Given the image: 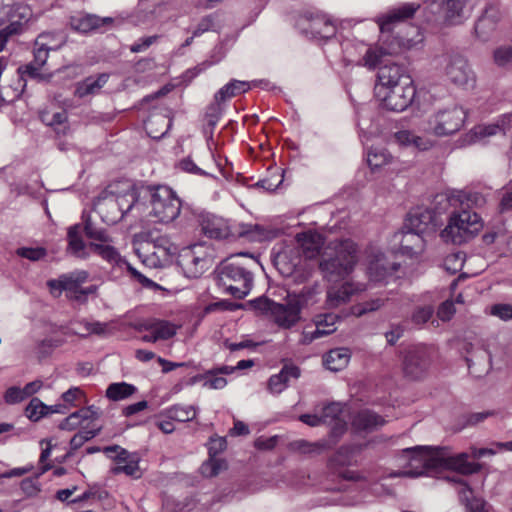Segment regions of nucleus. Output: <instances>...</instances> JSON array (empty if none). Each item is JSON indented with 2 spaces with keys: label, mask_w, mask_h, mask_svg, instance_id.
I'll use <instances>...</instances> for the list:
<instances>
[{
  "label": "nucleus",
  "mask_w": 512,
  "mask_h": 512,
  "mask_svg": "<svg viewBox=\"0 0 512 512\" xmlns=\"http://www.w3.org/2000/svg\"><path fill=\"white\" fill-rule=\"evenodd\" d=\"M7 9L8 11L5 10L3 13L7 14L10 17L11 22H21V29L23 28V24L26 23L32 15L31 10L27 6L21 4H17L14 6L12 4Z\"/></svg>",
  "instance_id": "obj_51"
},
{
  "label": "nucleus",
  "mask_w": 512,
  "mask_h": 512,
  "mask_svg": "<svg viewBox=\"0 0 512 512\" xmlns=\"http://www.w3.org/2000/svg\"><path fill=\"white\" fill-rule=\"evenodd\" d=\"M26 398L24 396L22 388L18 386L9 387L4 394V401L7 404H16L24 401Z\"/></svg>",
  "instance_id": "obj_63"
},
{
  "label": "nucleus",
  "mask_w": 512,
  "mask_h": 512,
  "mask_svg": "<svg viewBox=\"0 0 512 512\" xmlns=\"http://www.w3.org/2000/svg\"><path fill=\"white\" fill-rule=\"evenodd\" d=\"M384 424L382 416L368 409L359 411L352 419V427L359 433H370Z\"/></svg>",
  "instance_id": "obj_31"
},
{
  "label": "nucleus",
  "mask_w": 512,
  "mask_h": 512,
  "mask_svg": "<svg viewBox=\"0 0 512 512\" xmlns=\"http://www.w3.org/2000/svg\"><path fill=\"white\" fill-rule=\"evenodd\" d=\"M109 75L102 73L97 78L87 77L83 81L77 83L75 96L84 98L88 95L96 94L108 81Z\"/></svg>",
  "instance_id": "obj_39"
},
{
  "label": "nucleus",
  "mask_w": 512,
  "mask_h": 512,
  "mask_svg": "<svg viewBox=\"0 0 512 512\" xmlns=\"http://www.w3.org/2000/svg\"><path fill=\"white\" fill-rule=\"evenodd\" d=\"M376 96L384 108L394 112H402L407 109L416 96V88L413 82L404 80L403 84L391 88H375Z\"/></svg>",
  "instance_id": "obj_11"
},
{
  "label": "nucleus",
  "mask_w": 512,
  "mask_h": 512,
  "mask_svg": "<svg viewBox=\"0 0 512 512\" xmlns=\"http://www.w3.org/2000/svg\"><path fill=\"white\" fill-rule=\"evenodd\" d=\"M42 66L37 65L34 62H30L26 65L20 66L18 68V73L21 78L24 79L26 76L35 79L37 81H48L50 76H47L41 72Z\"/></svg>",
  "instance_id": "obj_50"
},
{
  "label": "nucleus",
  "mask_w": 512,
  "mask_h": 512,
  "mask_svg": "<svg viewBox=\"0 0 512 512\" xmlns=\"http://www.w3.org/2000/svg\"><path fill=\"white\" fill-rule=\"evenodd\" d=\"M494 62L499 67H507L512 64V46L505 45L495 49L493 53Z\"/></svg>",
  "instance_id": "obj_55"
},
{
  "label": "nucleus",
  "mask_w": 512,
  "mask_h": 512,
  "mask_svg": "<svg viewBox=\"0 0 512 512\" xmlns=\"http://www.w3.org/2000/svg\"><path fill=\"white\" fill-rule=\"evenodd\" d=\"M297 246L299 248L303 259L311 262L321 249L323 244L322 238L319 234L313 232H303L296 235Z\"/></svg>",
  "instance_id": "obj_28"
},
{
  "label": "nucleus",
  "mask_w": 512,
  "mask_h": 512,
  "mask_svg": "<svg viewBox=\"0 0 512 512\" xmlns=\"http://www.w3.org/2000/svg\"><path fill=\"white\" fill-rule=\"evenodd\" d=\"M350 351L347 348H336L330 350L323 357L324 366L333 372L343 370L349 363Z\"/></svg>",
  "instance_id": "obj_37"
},
{
  "label": "nucleus",
  "mask_w": 512,
  "mask_h": 512,
  "mask_svg": "<svg viewBox=\"0 0 512 512\" xmlns=\"http://www.w3.org/2000/svg\"><path fill=\"white\" fill-rule=\"evenodd\" d=\"M198 229L209 240L227 237L228 232L221 218L210 213H201L198 216Z\"/></svg>",
  "instance_id": "obj_25"
},
{
  "label": "nucleus",
  "mask_w": 512,
  "mask_h": 512,
  "mask_svg": "<svg viewBox=\"0 0 512 512\" xmlns=\"http://www.w3.org/2000/svg\"><path fill=\"white\" fill-rule=\"evenodd\" d=\"M99 418V412L94 406L81 408L69 416H67L61 423L59 424V429L65 431H73L78 427H85L89 425L91 428L92 423Z\"/></svg>",
  "instance_id": "obj_23"
},
{
  "label": "nucleus",
  "mask_w": 512,
  "mask_h": 512,
  "mask_svg": "<svg viewBox=\"0 0 512 512\" xmlns=\"http://www.w3.org/2000/svg\"><path fill=\"white\" fill-rule=\"evenodd\" d=\"M330 431V442L331 444H336L339 440V438L346 432L347 430V423L343 418L337 419L336 421H333Z\"/></svg>",
  "instance_id": "obj_62"
},
{
  "label": "nucleus",
  "mask_w": 512,
  "mask_h": 512,
  "mask_svg": "<svg viewBox=\"0 0 512 512\" xmlns=\"http://www.w3.org/2000/svg\"><path fill=\"white\" fill-rule=\"evenodd\" d=\"M84 232L89 239L99 241L101 243H109L112 241L107 230L102 227H97L91 221L90 217H87L84 221Z\"/></svg>",
  "instance_id": "obj_46"
},
{
  "label": "nucleus",
  "mask_w": 512,
  "mask_h": 512,
  "mask_svg": "<svg viewBox=\"0 0 512 512\" xmlns=\"http://www.w3.org/2000/svg\"><path fill=\"white\" fill-rule=\"evenodd\" d=\"M300 369L293 364H285L278 374L272 375L268 380V390L273 394L284 391L291 379L300 377Z\"/></svg>",
  "instance_id": "obj_30"
},
{
  "label": "nucleus",
  "mask_w": 512,
  "mask_h": 512,
  "mask_svg": "<svg viewBox=\"0 0 512 512\" xmlns=\"http://www.w3.org/2000/svg\"><path fill=\"white\" fill-rule=\"evenodd\" d=\"M81 231L82 229L80 224H75L68 228L67 252L77 258L87 259L89 257V252L87 251V245L81 236Z\"/></svg>",
  "instance_id": "obj_35"
},
{
  "label": "nucleus",
  "mask_w": 512,
  "mask_h": 512,
  "mask_svg": "<svg viewBox=\"0 0 512 512\" xmlns=\"http://www.w3.org/2000/svg\"><path fill=\"white\" fill-rule=\"evenodd\" d=\"M433 308L431 306H423L417 308L411 317V320L416 325L425 324L430 320L433 315Z\"/></svg>",
  "instance_id": "obj_61"
},
{
  "label": "nucleus",
  "mask_w": 512,
  "mask_h": 512,
  "mask_svg": "<svg viewBox=\"0 0 512 512\" xmlns=\"http://www.w3.org/2000/svg\"><path fill=\"white\" fill-rule=\"evenodd\" d=\"M442 225V218L433 214L432 210L416 208L409 212L404 222V229H411L424 236L427 233L435 232Z\"/></svg>",
  "instance_id": "obj_18"
},
{
  "label": "nucleus",
  "mask_w": 512,
  "mask_h": 512,
  "mask_svg": "<svg viewBox=\"0 0 512 512\" xmlns=\"http://www.w3.org/2000/svg\"><path fill=\"white\" fill-rule=\"evenodd\" d=\"M113 23L110 17H98L92 14H77L70 18L71 28L81 33H88L94 30H99L105 25Z\"/></svg>",
  "instance_id": "obj_27"
},
{
  "label": "nucleus",
  "mask_w": 512,
  "mask_h": 512,
  "mask_svg": "<svg viewBox=\"0 0 512 512\" xmlns=\"http://www.w3.org/2000/svg\"><path fill=\"white\" fill-rule=\"evenodd\" d=\"M402 458L408 461L409 469L392 472L389 477L416 478L442 469H453L462 474H473L477 473L480 468L479 464L467 461V453L452 456L446 447L434 449L429 446L410 447L402 451Z\"/></svg>",
  "instance_id": "obj_1"
},
{
  "label": "nucleus",
  "mask_w": 512,
  "mask_h": 512,
  "mask_svg": "<svg viewBox=\"0 0 512 512\" xmlns=\"http://www.w3.org/2000/svg\"><path fill=\"white\" fill-rule=\"evenodd\" d=\"M273 263L282 276L291 277L297 284L306 282L314 269L311 262L303 259L300 249L293 247H287L277 253Z\"/></svg>",
  "instance_id": "obj_8"
},
{
  "label": "nucleus",
  "mask_w": 512,
  "mask_h": 512,
  "mask_svg": "<svg viewBox=\"0 0 512 512\" xmlns=\"http://www.w3.org/2000/svg\"><path fill=\"white\" fill-rule=\"evenodd\" d=\"M436 65L443 67L445 74L455 85L473 86L475 74L463 56L445 54L436 59Z\"/></svg>",
  "instance_id": "obj_12"
},
{
  "label": "nucleus",
  "mask_w": 512,
  "mask_h": 512,
  "mask_svg": "<svg viewBox=\"0 0 512 512\" xmlns=\"http://www.w3.org/2000/svg\"><path fill=\"white\" fill-rule=\"evenodd\" d=\"M255 262L252 256L247 253L233 255L222 262L218 270L219 284L234 298L243 299L246 297L253 285V274L249 271L244 260Z\"/></svg>",
  "instance_id": "obj_3"
},
{
  "label": "nucleus",
  "mask_w": 512,
  "mask_h": 512,
  "mask_svg": "<svg viewBox=\"0 0 512 512\" xmlns=\"http://www.w3.org/2000/svg\"><path fill=\"white\" fill-rule=\"evenodd\" d=\"M366 289L364 284L345 282L340 287H333L328 290V302L330 306H339L348 302L352 295Z\"/></svg>",
  "instance_id": "obj_33"
},
{
  "label": "nucleus",
  "mask_w": 512,
  "mask_h": 512,
  "mask_svg": "<svg viewBox=\"0 0 512 512\" xmlns=\"http://www.w3.org/2000/svg\"><path fill=\"white\" fill-rule=\"evenodd\" d=\"M301 305L299 300L290 299L286 304L277 303L271 317L282 328L294 326L300 319Z\"/></svg>",
  "instance_id": "obj_21"
},
{
  "label": "nucleus",
  "mask_w": 512,
  "mask_h": 512,
  "mask_svg": "<svg viewBox=\"0 0 512 512\" xmlns=\"http://www.w3.org/2000/svg\"><path fill=\"white\" fill-rule=\"evenodd\" d=\"M45 409H47V405H45L40 399L32 398L25 409V413L30 420L38 421L43 417V411H45Z\"/></svg>",
  "instance_id": "obj_57"
},
{
  "label": "nucleus",
  "mask_w": 512,
  "mask_h": 512,
  "mask_svg": "<svg viewBox=\"0 0 512 512\" xmlns=\"http://www.w3.org/2000/svg\"><path fill=\"white\" fill-rule=\"evenodd\" d=\"M194 247V265L199 262L210 263L214 258V249L207 241H198L193 244Z\"/></svg>",
  "instance_id": "obj_47"
},
{
  "label": "nucleus",
  "mask_w": 512,
  "mask_h": 512,
  "mask_svg": "<svg viewBox=\"0 0 512 512\" xmlns=\"http://www.w3.org/2000/svg\"><path fill=\"white\" fill-rule=\"evenodd\" d=\"M466 205L451 212L447 226L441 231L445 242L462 244L473 238L482 228L480 216Z\"/></svg>",
  "instance_id": "obj_6"
},
{
  "label": "nucleus",
  "mask_w": 512,
  "mask_h": 512,
  "mask_svg": "<svg viewBox=\"0 0 512 512\" xmlns=\"http://www.w3.org/2000/svg\"><path fill=\"white\" fill-rule=\"evenodd\" d=\"M137 330L154 332L157 340H167L176 334L177 327L169 321L160 319H147L138 324Z\"/></svg>",
  "instance_id": "obj_32"
},
{
  "label": "nucleus",
  "mask_w": 512,
  "mask_h": 512,
  "mask_svg": "<svg viewBox=\"0 0 512 512\" xmlns=\"http://www.w3.org/2000/svg\"><path fill=\"white\" fill-rule=\"evenodd\" d=\"M404 80L413 82L408 69L403 64L386 63L379 67L375 88H391L403 84Z\"/></svg>",
  "instance_id": "obj_20"
},
{
  "label": "nucleus",
  "mask_w": 512,
  "mask_h": 512,
  "mask_svg": "<svg viewBox=\"0 0 512 512\" xmlns=\"http://www.w3.org/2000/svg\"><path fill=\"white\" fill-rule=\"evenodd\" d=\"M391 158V154L386 149L373 148L368 152L367 163L371 169H377L388 164Z\"/></svg>",
  "instance_id": "obj_49"
},
{
  "label": "nucleus",
  "mask_w": 512,
  "mask_h": 512,
  "mask_svg": "<svg viewBox=\"0 0 512 512\" xmlns=\"http://www.w3.org/2000/svg\"><path fill=\"white\" fill-rule=\"evenodd\" d=\"M393 238L395 242L399 243V249L403 255L412 257L424 248V236L411 229H404V226L394 234Z\"/></svg>",
  "instance_id": "obj_22"
},
{
  "label": "nucleus",
  "mask_w": 512,
  "mask_h": 512,
  "mask_svg": "<svg viewBox=\"0 0 512 512\" xmlns=\"http://www.w3.org/2000/svg\"><path fill=\"white\" fill-rule=\"evenodd\" d=\"M189 414V409L181 405H175L168 411L169 418L177 422L190 421Z\"/></svg>",
  "instance_id": "obj_64"
},
{
  "label": "nucleus",
  "mask_w": 512,
  "mask_h": 512,
  "mask_svg": "<svg viewBox=\"0 0 512 512\" xmlns=\"http://www.w3.org/2000/svg\"><path fill=\"white\" fill-rule=\"evenodd\" d=\"M467 0H434L431 11L438 13L448 25L461 24L469 17L465 9Z\"/></svg>",
  "instance_id": "obj_19"
},
{
  "label": "nucleus",
  "mask_w": 512,
  "mask_h": 512,
  "mask_svg": "<svg viewBox=\"0 0 512 512\" xmlns=\"http://www.w3.org/2000/svg\"><path fill=\"white\" fill-rule=\"evenodd\" d=\"M357 263V245L350 239H345L335 245L331 253H324L319 269L329 282H337L348 276Z\"/></svg>",
  "instance_id": "obj_4"
},
{
  "label": "nucleus",
  "mask_w": 512,
  "mask_h": 512,
  "mask_svg": "<svg viewBox=\"0 0 512 512\" xmlns=\"http://www.w3.org/2000/svg\"><path fill=\"white\" fill-rule=\"evenodd\" d=\"M50 37L51 35L49 33H42L36 38L34 42L32 62L42 67L47 62L49 52L59 48V45H51L50 43H48V41H46Z\"/></svg>",
  "instance_id": "obj_40"
},
{
  "label": "nucleus",
  "mask_w": 512,
  "mask_h": 512,
  "mask_svg": "<svg viewBox=\"0 0 512 512\" xmlns=\"http://www.w3.org/2000/svg\"><path fill=\"white\" fill-rule=\"evenodd\" d=\"M198 381H201L203 387L208 389H222L227 385V380L216 370H210L203 376H194V383Z\"/></svg>",
  "instance_id": "obj_45"
},
{
  "label": "nucleus",
  "mask_w": 512,
  "mask_h": 512,
  "mask_svg": "<svg viewBox=\"0 0 512 512\" xmlns=\"http://www.w3.org/2000/svg\"><path fill=\"white\" fill-rule=\"evenodd\" d=\"M249 303L253 307V309L261 312L264 315L270 316L272 315L273 310L277 305V302L264 296L253 299Z\"/></svg>",
  "instance_id": "obj_59"
},
{
  "label": "nucleus",
  "mask_w": 512,
  "mask_h": 512,
  "mask_svg": "<svg viewBox=\"0 0 512 512\" xmlns=\"http://www.w3.org/2000/svg\"><path fill=\"white\" fill-rule=\"evenodd\" d=\"M143 206L144 204L140 200L135 199L133 194L115 197L114 195L102 193L95 203V208L101 215L102 220L109 225L118 223L129 214H132L135 218V214Z\"/></svg>",
  "instance_id": "obj_7"
},
{
  "label": "nucleus",
  "mask_w": 512,
  "mask_h": 512,
  "mask_svg": "<svg viewBox=\"0 0 512 512\" xmlns=\"http://www.w3.org/2000/svg\"><path fill=\"white\" fill-rule=\"evenodd\" d=\"M399 269V264L389 263L383 254H378L370 261L368 274L372 281L379 282Z\"/></svg>",
  "instance_id": "obj_34"
},
{
  "label": "nucleus",
  "mask_w": 512,
  "mask_h": 512,
  "mask_svg": "<svg viewBox=\"0 0 512 512\" xmlns=\"http://www.w3.org/2000/svg\"><path fill=\"white\" fill-rule=\"evenodd\" d=\"M101 431L100 426H91L86 425L81 429L78 433H76L70 440V452H68L67 456L71 455L74 451L79 449L84 445L85 442L91 440L95 436H97Z\"/></svg>",
  "instance_id": "obj_43"
},
{
  "label": "nucleus",
  "mask_w": 512,
  "mask_h": 512,
  "mask_svg": "<svg viewBox=\"0 0 512 512\" xmlns=\"http://www.w3.org/2000/svg\"><path fill=\"white\" fill-rule=\"evenodd\" d=\"M454 481L461 484L462 486L461 490L459 491L460 499L466 502V506L469 509V512H487V503L482 499L471 498L472 490L466 483H464L462 480Z\"/></svg>",
  "instance_id": "obj_42"
},
{
  "label": "nucleus",
  "mask_w": 512,
  "mask_h": 512,
  "mask_svg": "<svg viewBox=\"0 0 512 512\" xmlns=\"http://www.w3.org/2000/svg\"><path fill=\"white\" fill-rule=\"evenodd\" d=\"M144 206L135 218H147L157 223H170L181 211V201L176 193L166 185L148 186L143 190Z\"/></svg>",
  "instance_id": "obj_2"
},
{
  "label": "nucleus",
  "mask_w": 512,
  "mask_h": 512,
  "mask_svg": "<svg viewBox=\"0 0 512 512\" xmlns=\"http://www.w3.org/2000/svg\"><path fill=\"white\" fill-rule=\"evenodd\" d=\"M337 318L338 317L334 314H325L319 316L318 320L316 321V328L311 333L310 340H314L333 333L336 330L335 323Z\"/></svg>",
  "instance_id": "obj_44"
},
{
  "label": "nucleus",
  "mask_w": 512,
  "mask_h": 512,
  "mask_svg": "<svg viewBox=\"0 0 512 512\" xmlns=\"http://www.w3.org/2000/svg\"><path fill=\"white\" fill-rule=\"evenodd\" d=\"M16 254L30 261H39L47 255V250L44 247H20Z\"/></svg>",
  "instance_id": "obj_56"
},
{
  "label": "nucleus",
  "mask_w": 512,
  "mask_h": 512,
  "mask_svg": "<svg viewBox=\"0 0 512 512\" xmlns=\"http://www.w3.org/2000/svg\"><path fill=\"white\" fill-rule=\"evenodd\" d=\"M171 127V119L159 113L151 114L145 121V130L153 139H160Z\"/></svg>",
  "instance_id": "obj_36"
},
{
  "label": "nucleus",
  "mask_w": 512,
  "mask_h": 512,
  "mask_svg": "<svg viewBox=\"0 0 512 512\" xmlns=\"http://www.w3.org/2000/svg\"><path fill=\"white\" fill-rule=\"evenodd\" d=\"M296 25L302 34L312 39L327 40L336 34L335 24L321 13L305 12L299 16Z\"/></svg>",
  "instance_id": "obj_13"
},
{
  "label": "nucleus",
  "mask_w": 512,
  "mask_h": 512,
  "mask_svg": "<svg viewBox=\"0 0 512 512\" xmlns=\"http://www.w3.org/2000/svg\"><path fill=\"white\" fill-rule=\"evenodd\" d=\"M431 363V353L426 346L417 345L406 349L403 353L402 369L407 378H422Z\"/></svg>",
  "instance_id": "obj_16"
},
{
  "label": "nucleus",
  "mask_w": 512,
  "mask_h": 512,
  "mask_svg": "<svg viewBox=\"0 0 512 512\" xmlns=\"http://www.w3.org/2000/svg\"><path fill=\"white\" fill-rule=\"evenodd\" d=\"M407 32L405 35L401 34L399 31L396 37H393L391 42L392 47L387 49L388 53L397 54L403 49H411L418 43L422 42L423 37L420 33V29L417 26L407 25Z\"/></svg>",
  "instance_id": "obj_29"
},
{
  "label": "nucleus",
  "mask_w": 512,
  "mask_h": 512,
  "mask_svg": "<svg viewBox=\"0 0 512 512\" xmlns=\"http://www.w3.org/2000/svg\"><path fill=\"white\" fill-rule=\"evenodd\" d=\"M64 340L58 338H46L38 342L36 347V353L39 358L49 356L54 349L63 345Z\"/></svg>",
  "instance_id": "obj_52"
},
{
  "label": "nucleus",
  "mask_w": 512,
  "mask_h": 512,
  "mask_svg": "<svg viewBox=\"0 0 512 512\" xmlns=\"http://www.w3.org/2000/svg\"><path fill=\"white\" fill-rule=\"evenodd\" d=\"M466 116V111L457 105L438 109L428 117L424 131L436 137L453 135L463 127Z\"/></svg>",
  "instance_id": "obj_9"
},
{
  "label": "nucleus",
  "mask_w": 512,
  "mask_h": 512,
  "mask_svg": "<svg viewBox=\"0 0 512 512\" xmlns=\"http://www.w3.org/2000/svg\"><path fill=\"white\" fill-rule=\"evenodd\" d=\"M142 263L150 268H162L171 263L176 247L165 236L147 241L136 250Z\"/></svg>",
  "instance_id": "obj_10"
},
{
  "label": "nucleus",
  "mask_w": 512,
  "mask_h": 512,
  "mask_svg": "<svg viewBox=\"0 0 512 512\" xmlns=\"http://www.w3.org/2000/svg\"><path fill=\"white\" fill-rule=\"evenodd\" d=\"M103 453L117 463L110 469L113 475L125 474L134 479L141 478L140 457L137 453H131L119 445L106 446L103 448Z\"/></svg>",
  "instance_id": "obj_14"
},
{
  "label": "nucleus",
  "mask_w": 512,
  "mask_h": 512,
  "mask_svg": "<svg viewBox=\"0 0 512 512\" xmlns=\"http://www.w3.org/2000/svg\"><path fill=\"white\" fill-rule=\"evenodd\" d=\"M224 466L225 463L223 461L210 457L208 461L201 465L200 472L204 477H213L216 476Z\"/></svg>",
  "instance_id": "obj_60"
},
{
  "label": "nucleus",
  "mask_w": 512,
  "mask_h": 512,
  "mask_svg": "<svg viewBox=\"0 0 512 512\" xmlns=\"http://www.w3.org/2000/svg\"><path fill=\"white\" fill-rule=\"evenodd\" d=\"M78 324L82 325L84 327L85 332H81L79 330L72 329L71 333L73 335H77L82 338H86L91 334L104 335L107 331V324L99 322V321L89 322L86 320H81V321H79Z\"/></svg>",
  "instance_id": "obj_48"
},
{
  "label": "nucleus",
  "mask_w": 512,
  "mask_h": 512,
  "mask_svg": "<svg viewBox=\"0 0 512 512\" xmlns=\"http://www.w3.org/2000/svg\"><path fill=\"white\" fill-rule=\"evenodd\" d=\"M88 272L85 270H76L59 277V291H68L78 294L80 286L88 279Z\"/></svg>",
  "instance_id": "obj_38"
},
{
  "label": "nucleus",
  "mask_w": 512,
  "mask_h": 512,
  "mask_svg": "<svg viewBox=\"0 0 512 512\" xmlns=\"http://www.w3.org/2000/svg\"><path fill=\"white\" fill-rule=\"evenodd\" d=\"M137 388L126 382L111 383L106 389V397L112 401H121L129 398Z\"/></svg>",
  "instance_id": "obj_41"
},
{
  "label": "nucleus",
  "mask_w": 512,
  "mask_h": 512,
  "mask_svg": "<svg viewBox=\"0 0 512 512\" xmlns=\"http://www.w3.org/2000/svg\"><path fill=\"white\" fill-rule=\"evenodd\" d=\"M389 48L390 47L383 46L379 50L368 48L363 58L365 66L369 68H375L377 65L381 66L382 62L380 58L383 54H389L387 52V49Z\"/></svg>",
  "instance_id": "obj_58"
},
{
  "label": "nucleus",
  "mask_w": 512,
  "mask_h": 512,
  "mask_svg": "<svg viewBox=\"0 0 512 512\" xmlns=\"http://www.w3.org/2000/svg\"><path fill=\"white\" fill-rule=\"evenodd\" d=\"M89 248L92 249L102 259L107 261L112 266L118 267L120 269H123L125 267L131 273V275L145 287H152L153 285H155V283L152 280L148 279L143 274L138 272L123 257H121L120 253L117 251L115 247L107 243L91 242L89 244Z\"/></svg>",
  "instance_id": "obj_17"
},
{
  "label": "nucleus",
  "mask_w": 512,
  "mask_h": 512,
  "mask_svg": "<svg viewBox=\"0 0 512 512\" xmlns=\"http://www.w3.org/2000/svg\"><path fill=\"white\" fill-rule=\"evenodd\" d=\"M384 305V300L381 298L371 299L369 301H365L363 303H359L355 305L352 310L353 314L356 316H362L369 312H374L378 310L380 307Z\"/></svg>",
  "instance_id": "obj_54"
},
{
  "label": "nucleus",
  "mask_w": 512,
  "mask_h": 512,
  "mask_svg": "<svg viewBox=\"0 0 512 512\" xmlns=\"http://www.w3.org/2000/svg\"><path fill=\"white\" fill-rule=\"evenodd\" d=\"M483 202L484 198L478 192L454 191L449 195L437 194L432 201V206L428 209L441 218V215L451 207L456 210L464 205L467 207L479 206Z\"/></svg>",
  "instance_id": "obj_15"
},
{
  "label": "nucleus",
  "mask_w": 512,
  "mask_h": 512,
  "mask_svg": "<svg viewBox=\"0 0 512 512\" xmlns=\"http://www.w3.org/2000/svg\"><path fill=\"white\" fill-rule=\"evenodd\" d=\"M343 408L342 405L338 402H331L325 405L322 408L321 418H323V423H332L337 419L342 418Z\"/></svg>",
  "instance_id": "obj_53"
},
{
  "label": "nucleus",
  "mask_w": 512,
  "mask_h": 512,
  "mask_svg": "<svg viewBox=\"0 0 512 512\" xmlns=\"http://www.w3.org/2000/svg\"><path fill=\"white\" fill-rule=\"evenodd\" d=\"M499 18L500 14L496 7L492 5L486 7L474 27L475 35L481 42H487L491 39Z\"/></svg>",
  "instance_id": "obj_24"
},
{
  "label": "nucleus",
  "mask_w": 512,
  "mask_h": 512,
  "mask_svg": "<svg viewBox=\"0 0 512 512\" xmlns=\"http://www.w3.org/2000/svg\"><path fill=\"white\" fill-rule=\"evenodd\" d=\"M249 89V82L233 79L215 93L214 100L206 107L202 119V133L209 149H211V143L213 142L214 128L224 111V103L232 97L247 92Z\"/></svg>",
  "instance_id": "obj_5"
},
{
  "label": "nucleus",
  "mask_w": 512,
  "mask_h": 512,
  "mask_svg": "<svg viewBox=\"0 0 512 512\" xmlns=\"http://www.w3.org/2000/svg\"><path fill=\"white\" fill-rule=\"evenodd\" d=\"M419 8V5L412 3L404 4L391 10L388 14L379 19V27L382 33L390 32L403 20L411 18Z\"/></svg>",
  "instance_id": "obj_26"
}]
</instances>
